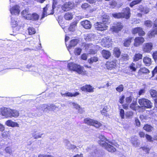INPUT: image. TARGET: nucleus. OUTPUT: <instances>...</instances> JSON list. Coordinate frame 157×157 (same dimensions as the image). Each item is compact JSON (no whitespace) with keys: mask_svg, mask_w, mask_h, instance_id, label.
Returning <instances> with one entry per match:
<instances>
[{"mask_svg":"<svg viewBox=\"0 0 157 157\" xmlns=\"http://www.w3.org/2000/svg\"><path fill=\"white\" fill-rule=\"evenodd\" d=\"M67 67L70 71H75L78 74L85 75L87 74V72L84 70L83 67L72 62L67 64Z\"/></svg>","mask_w":157,"mask_h":157,"instance_id":"obj_1","label":"nucleus"},{"mask_svg":"<svg viewBox=\"0 0 157 157\" xmlns=\"http://www.w3.org/2000/svg\"><path fill=\"white\" fill-rule=\"evenodd\" d=\"M112 16L116 19L124 18L126 19H128L131 16L130 9L128 7H126L124 9L123 12L113 13Z\"/></svg>","mask_w":157,"mask_h":157,"instance_id":"obj_2","label":"nucleus"},{"mask_svg":"<svg viewBox=\"0 0 157 157\" xmlns=\"http://www.w3.org/2000/svg\"><path fill=\"white\" fill-rule=\"evenodd\" d=\"M83 122L88 125L93 126L97 128L102 126L101 124L99 121L89 117L85 118L84 119Z\"/></svg>","mask_w":157,"mask_h":157,"instance_id":"obj_3","label":"nucleus"},{"mask_svg":"<svg viewBox=\"0 0 157 157\" xmlns=\"http://www.w3.org/2000/svg\"><path fill=\"white\" fill-rule=\"evenodd\" d=\"M138 103L141 107L146 109H151L152 107V103L147 99L142 98L138 100Z\"/></svg>","mask_w":157,"mask_h":157,"instance_id":"obj_4","label":"nucleus"},{"mask_svg":"<svg viewBox=\"0 0 157 157\" xmlns=\"http://www.w3.org/2000/svg\"><path fill=\"white\" fill-rule=\"evenodd\" d=\"M113 25L110 28L109 30L113 33H118L121 31L123 29L124 26L120 22H117L113 24Z\"/></svg>","mask_w":157,"mask_h":157,"instance_id":"obj_5","label":"nucleus"},{"mask_svg":"<svg viewBox=\"0 0 157 157\" xmlns=\"http://www.w3.org/2000/svg\"><path fill=\"white\" fill-rule=\"evenodd\" d=\"M107 21H103L101 22H97L94 25L97 30L103 31L107 29Z\"/></svg>","mask_w":157,"mask_h":157,"instance_id":"obj_6","label":"nucleus"},{"mask_svg":"<svg viewBox=\"0 0 157 157\" xmlns=\"http://www.w3.org/2000/svg\"><path fill=\"white\" fill-rule=\"evenodd\" d=\"M75 4L73 2L69 1L65 2L61 6V8L64 12L71 10L74 8Z\"/></svg>","mask_w":157,"mask_h":157,"instance_id":"obj_7","label":"nucleus"},{"mask_svg":"<svg viewBox=\"0 0 157 157\" xmlns=\"http://www.w3.org/2000/svg\"><path fill=\"white\" fill-rule=\"evenodd\" d=\"M131 33L133 35L138 34L139 36H144L145 35V33L143 29L141 27H137L132 29Z\"/></svg>","mask_w":157,"mask_h":157,"instance_id":"obj_8","label":"nucleus"},{"mask_svg":"<svg viewBox=\"0 0 157 157\" xmlns=\"http://www.w3.org/2000/svg\"><path fill=\"white\" fill-rule=\"evenodd\" d=\"M47 5L45 7L43 8V12L41 19H42L48 15L53 14L54 13V8H51V7H47Z\"/></svg>","mask_w":157,"mask_h":157,"instance_id":"obj_9","label":"nucleus"},{"mask_svg":"<svg viewBox=\"0 0 157 157\" xmlns=\"http://www.w3.org/2000/svg\"><path fill=\"white\" fill-rule=\"evenodd\" d=\"M127 68L125 70L126 73L129 75H132L133 73L136 71L137 67L135 63L132 62L128 66Z\"/></svg>","mask_w":157,"mask_h":157,"instance_id":"obj_10","label":"nucleus"},{"mask_svg":"<svg viewBox=\"0 0 157 157\" xmlns=\"http://www.w3.org/2000/svg\"><path fill=\"white\" fill-rule=\"evenodd\" d=\"M145 39L142 36H136L134 40L133 45L135 47H138L142 45L145 42Z\"/></svg>","mask_w":157,"mask_h":157,"instance_id":"obj_11","label":"nucleus"},{"mask_svg":"<svg viewBox=\"0 0 157 157\" xmlns=\"http://www.w3.org/2000/svg\"><path fill=\"white\" fill-rule=\"evenodd\" d=\"M153 48V44L151 42L146 43L143 45L142 49L144 53H150Z\"/></svg>","mask_w":157,"mask_h":157,"instance_id":"obj_12","label":"nucleus"},{"mask_svg":"<svg viewBox=\"0 0 157 157\" xmlns=\"http://www.w3.org/2000/svg\"><path fill=\"white\" fill-rule=\"evenodd\" d=\"M81 8L83 10H88L90 13H92L97 10V8H92L91 6L86 2L83 3L81 6Z\"/></svg>","mask_w":157,"mask_h":157,"instance_id":"obj_13","label":"nucleus"},{"mask_svg":"<svg viewBox=\"0 0 157 157\" xmlns=\"http://www.w3.org/2000/svg\"><path fill=\"white\" fill-rule=\"evenodd\" d=\"M149 92L152 98H155L154 100V109L157 112V91L155 90L150 89Z\"/></svg>","mask_w":157,"mask_h":157,"instance_id":"obj_14","label":"nucleus"},{"mask_svg":"<svg viewBox=\"0 0 157 157\" xmlns=\"http://www.w3.org/2000/svg\"><path fill=\"white\" fill-rule=\"evenodd\" d=\"M80 89L82 91L85 92L91 93L94 91V88L90 85H86Z\"/></svg>","mask_w":157,"mask_h":157,"instance_id":"obj_15","label":"nucleus"},{"mask_svg":"<svg viewBox=\"0 0 157 157\" xmlns=\"http://www.w3.org/2000/svg\"><path fill=\"white\" fill-rule=\"evenodd\" d=\"M133 39V37L131 36L124 39L123 41V46L125 47H129L132 42Z\"/></svg>","mask_w":157,"mask_h":157,"instance_id":"obj_16","label":"nucleus"},{"mask_svg":"<svg viewBox=\"0 0 157 157\" xmlns=\"http://www.w3.org/2000/svg\"><path fill=\"white\" fill-rule=\"evenodd\" d=\"M10 109L4 107L0 109V113L6 117H9Z\"/></svg>","mask_w":157,"mask_h":157,"instance_id":"obj_17","label":"nucleus"},{"mask_svg":"<svg viewBox=\"0 0 157 157\" xmlns=\"http://www.w3.org/2000/svg\"><path fill=\"white\" fill-rule=\"evenodd\" d=\"M109 143H110L111 145L109 144V151L111 152H114L116 151V149L115 147H114L113 146L118 147L119 146V145L117 143L115 142H109Z\"/></svg>","mask_w":157,"mask_h":157,"instance_id":"obj_18","label":"nucleus"},{"mask_svg":"<svg viewBox=\"0 0 157 157\" xmlns=\"http://www.w3.org/2000/svg\"><path fill=\"white\" fill-rule=\"evenodd\" d=\"M143 61L144 64L146 66L149 67L152 64L151 59L147 56L144 57Z\"/></svg>","mask_w":157,"mask_h":157,"instance_id":"obj_19","label":"nucleus"},{"mask_svg":"<svg viewBox=\"0 0 157 157\" xmlns=\"http://www.w3.org/2000/svg\"><path fill=\"white\" fill-rule=\"evenodd\" d=\"M21 14L22 16L26 19L29 20L31 18V13L28 10H23L21 12Z\"/></svg>","mask_w":157,"mask_h":157,"instance_id":"obj_20","label":"nucleus"},{"mask_svg":"<svg viewBox=\"0 0 157 157\" xmlns=\"http://www.w3.org/2000/svg\"><path fill=\"white\" fill-rule=\"evenodd\" d=\"M136 137V136L131 137L130 141L132 145L135 147H137L140 144V142L138 141V139Z\"/></svg>","mask_w":157,"mask_h":157,"instance_id":"obj_21","label":"nucleus"},{"mask_svg":"<svg viewBox=\"0 0 157 157\" xmlns=\"http://www.w3.org/2000/svg\"><path fill=\"white\" fill-rule=\"evenodd\" d=\"M150 72V71L145 67L140 68L138 71V74L140 75H146L149 74Z\"/></svg>","mask_w":157,"mask_h":157,"instance_id":"obj_22","label":"nucleus"},{"mask_svg":"<svg viewBox=\"0 0 157 157\" xmlns=\"http://www.w3.org/2000/svg\"><path fill=\"white\" fill-rule=\"evenodd\" d=\"M82 25L86 29H90L91 28V25L90 22L88 20L82 21L81 22Z\"/></svg>","mask_w":157,"mask_h":157,"instance_id":"obj_23","label":"nucleus"},{"mask_svg":"<svg viewBox=\"0 0 157 157\" xmlns=\"http://www.w3.org/2000/svg\"><path fill=\"white\" fill-rule=\"evenodd\" d=\"M117 60H113L110 61L109 63V70L116 69L117 67Z\"/></svg>","mask_w":157,"mask_h":157,"instance_id":"obj_24","label":"nucleus"},{"mask_svg":"<svg viewBox=\"0 0 157 157\" xmlns=\"http://www.w3.org/2000/svg\"><path fill=\"white\" fill-rule=\"evenodd\" d=\"M9 117H17L19 116V113L17 110L10 109Z\"/></svg>","mask_w":157,"mask_h":157,"instance_id":"obj_25","label":"nucleus"},{"mask_svg":"<svg viewBox=\"0 0 157 157\" xmlns=\"http://www.w3.org/2000/svg\"><path fill=\"white\" fill-rule=\"evenodd\" d=\"M121 54V52L119 48L117 47L114 48L113 51V54L115 57L119 58Z\"/></svg>","mask_w":157,"mask_h":157,"instance_id":"obj_26","label":"nucleus"},{"mask_svg":"<svg viewBox=\"0 0 157 157\" xmlns=\"http://www.w3.org/2000/svg\"><path fill=\"white\" fill-rule=\"evenodd\" d=\"M78 44L77 40V39H72L70 41L69 44L67 47V48L69 50L72 47L75 46Z\"/></svg>","mask_w":157,"mask_h":157,"instance_id":"obj_27","label":"nucleus"},{"mask_svg":"<svg viewBox=\"0 0 157 157\" xmlns=\"http://www.w3.org/2000/svg\"><path fill=\"white\" fill-rule=\"evenodd\" d=\"M157 35V29H155L149 31L147 34V36L149 38H151Z\"/></svg>","mask_w":157,"mask_h":157,"instance_id":"obj_28","label":"nucleus"},{"mask_svg":"<svg viewBox=\"0 0 157 157\" xmlns=\"http://www.w3.org/2000/svg\"><path fill=\"white\" fill-rule=\"evenodd\" d=\"M11 14L12 15H18L20 13V10L16 6H14L11 8L10 9Z\"/></svg>","mask_w":157,"mask_h":157,"instance_id":"obj_29","label":"nucleus"},{"mask_svg":"<svg viewBox=\"0 0 157 157\" xmlns=\"http://www.w3.org/2000/svg\"><path fill=\"white\" fill-rule=\"evenodd\" d=\"M43 107L44 111L46 112L49 111L51 109H52L53 108H56V106L53 104H51L50 106H49L48 104H44L43 105Z\"/></svg>","mask_w":157,"mask_h":157,"instance_id":"obj_30","label":"nucleus"},{"mask_svg":"<svg viewBox=\"0 0 157 157\" xmlns=\"http://www.w3.org/2000/svg\"><path fill=\"white\" fill-rule=\"evenodd\" d=\"M142 58V54L140 53H136L134 55L133 57V61L134 62H137L140 60Z\"/></svg>","mask_w":157,"mask_h":157,"instance_id":"obj_31","label":"nucleus"},{"mask_svg":"<svg viewBox=\"0 0 157 157\" xmlns=\"http://www.w3.org/2000/svg\"><path fill=\"white\" fill-rule=\"evenodd\" d=\"M6 124L8 126L12 127L18 126V124L17 123L13 122L10 120L7 121Z\"/></svg>","mask_w":157,"mask_h":157,"instance_id":"obj_32","label":"nucleus"},{"mask_svg":"<svg viewBox=\"0 0 157 157\" xmlns=\"http://www.w3.org/2000/svg\"><path fill=\"white\" fill-rule=\"evenodd\" d=\"M64 18L66 20H71L73 17V15L72 13L68 12L65 13L63 16Z\"/></svg>","mask_w":157,"mask_h":157,"instance_id":"obj_33","label":"nucleus"},{"mask_svg":"<svg viewBox=\"0 0 157 157\" xmlns=\"http://www.w3.org/2000/svg\"><path fill=\"white\" fill-rule=\"evenodd\" d=\"M79 94V93L78 92H76L74 94H72V93L67 92L64 94H61L62 96H64L65 97H76Z\"/></svg>","mask_w":157,"mask_h":157,"instance_id":"obj_34","label":"nucleus"},{"mask_svg":"<svg viewBox=\"0 0 157 157\" xmlns=\"http://www.w3.org/2000/svg\"><path fill=\"white\" fill-rule=\"evenodd\" d=\"M72 104L74 106V108L78 110V112L79 113H83L84 111L78 104L75 102H72Z\"/></svg>","mask_w":157,"mask_h":157,"instance_id":"obj_35","label":"nucleus"},{"mask_svg":"<svg viewBox=\"0 0 157 157\" xmlns=\"http://www.w3.org/2000/svg\"><path fill=\"white\" fill-rule=\"evenodd\" d=\"M77 22L76 21H74L72 22L68 28V30L70 31H74L75 30L76 27L77 26Z\"/></svg>","mask_w":157,"mask_h":157,"instance_id":"obj_36","label":"nucleus"},{"mask_svg":"<svg viewBox=\"0 0 157 157\" xmlns=\"http://www.w3.org/2000/svg\"><path fill=\"white\" fill-rule=\"evenodd\" d=\"M103 140H99L98 141V143L103 147L107 148L108 146V143L105 141V137H103Z\"/></svg>","mask_w":157,"mask_h":157,"instance_id":"obj_37","label":"nucleus"},{"mask_svg":"<svg viewBox=\"0 0 157 157\" xmlns=\"http://www.w3.org/2000/svg\"><path fill=\"white\" fill-rule=\"evenodd\" d=\"M98 60L99 59L98 57L94 56L89 59L88 60V62L90 64H91L94 62L98 61Z\"/></svg>","mask_w":157,"mask_h":157,"instance_id":"obj_38","label":"nucleus"},{"mask_svg":"<svg viewBox=\"0 0 157 157\" xmlns=\"http://www.w3.org/2000/svg\"><path fill=\"white\" fill-rule=\"evenodd\" d=\"M43 134V133L38 132L37 131H35L32 133V136L34 139H38L41 138Z\"/></svg>","mask_w":157,"mask_h":157,"instance_id":"obj_39","label":"nucleus"},{"mask_svg":"<svg viewBox=\"0 0 157 157\" xmlns=\"http://www.w3.org/2000/svg\"><path fill=\"white\" fill-rule=\"evenodd\" d=\"M144 130L148 132H150L152 131L153 127L148 124H145L143 127Z\"/></svg>","mask_w":157,"mask_h":157,"instance_id":"obj_40","label":"nucleus"},{"mask_svg":"<svg viewBox=\"0 0 157 157\" xmlns=\"http://www.w3.org/2000/svg\"><path fill=\"white\" fill-rule=\"evenodd\" d=\"M31 18L29 20H33V21L38 20L39 18V16L36 13H34L32 14H31Z\"/></svg>","mask_w":157,"mask_h":157,"instance_id":"obj_41","label":"nucleus"},{"mask_svg":"<svg viewBox=\"0 0 157 157\" xmlns=\"http://www.w3.org/2000/svg\"><path fill=\"white\" fill-rule=\"evenodd\" d=\"M28 33L29 35H32L35 34L36 31L35 29L33 27H29L28 29Z\"/></svg>","mask_w":157,"mask_h":157,"instance_id":"obj_42","label":"nucleus"},{"mask_svg":"<svg viewBox=\"0 0 157 157\" xmlns=\"http://www.w3.org/2000/svg\"><path fill=\"white\" fill-rule=\"evenodd\" d=\"M137 102L136 101H133L130 105V107L134 110H136Z\"/></svg>","mask_w":157,"mask_h":157,"instance_id":"obj_43","label":"nucleus"},{"mask_svg":"<svg viewBox=\"0 0 157 157\" xmlns=\"http://www.w3.org/2000/svg\"><path fill=\"white\" fill-rule=\"evenodd\" d=\"M116 90L119 93H121L124 90V86L122 84H120L118 85L116 88Z\"/></svg>","mask_w":157,"mask_h":157,"instance_id":"obj_44","label":"nucleus"},{"mask_svg":"<svg viewBox=\"0 0 157 157\" xmlns=\"http://www.w3.org/2000/svg\"><path fill=\"white\" fill-rule=\"evenodd\" d=\"M101 54L103 58L106 59H108V51L105 50L102 51Z\"/></svg>","mask_w":157,"mask_h":157,"instance_id":"obj_45","label":"nucleus"},{"mask_svg":"<svg viewBox=\"0 0 157 157\" xmlns=\"http://www.w3.org/2000/svg\"><path fill=\"white\" fill-rule=\"evenodd\" d=\"M152 21L149 20L145 21L144 22V24L148 28H151L152 26Z\"/></svg>","mask_w":157,"mask_h":157,"instance_id":"obj_46","label":"nucleus"},{"mask_svg":"<svg viewBox=\"0 0 157 157\" xmlns=\"http://www.w3.org/2000/svg\"><path fill=\"white\" fill-rule=\"evenodd\" d=\"M140 149H141L144 151H145L146 154H148L149 153L150 148L147 146L141 147Z\"/></svg>","mask_w":157,"mask_h":157,"instance_id":"obj_47","label":"nucleus"},{"mask_svg":"<svg viewBox=\"0 0 157 157\" xmlns=\"http://www.w3.org/2000/svg\"><path fill=\"white\" fill-rule=\"evenodd\" d=\"M121 59L124 61H128L129 59V56L128 54H124L122 55Z\"/></svg>","mask_w":157,"mask_h":157,"instance_id":"obj_48","label":"nucleus"},{"mask_svg":"<svg viewBox=\"0 0 157 157\" xmlns=\"http://www.w3.org/2000/svg\"><path fill=\"white\" fill-rule=\"evenodd\" d=\"M82 49L80 48H76L75 49L74 53L75 55H79L80 54Z\"/></svg>","mask_w":157,"mask_h":157,"instance_id":"obj_49","label":"nucleus"},{"mask_svg":"<svg viewBox=\"0 0 157 157\" xmlns=\"http://www.w3.org/2000/svg\"><path fill=\"white\" fill-rule=\"evenodd\" d=\"M5 150L7 153L11 155L12 153V151L11 148L10 147H7L5 149Z\"/></svg>","mask_w":157,"mask_h":157,"instance_id":"obj_50","label":"nucleus"},{"mask_svg":"<svg viewBox=\"0 0 157 157\" xmlns=\"http://www.w3.org/2000/svg\"><path fill=\"white\" fill-rule=\"evenodd\" d=\"M132 97L131 96H130L128 97H126L125 98L126 102L129 104L132 101Z\"/></svg>","mask_w":157,"mask_h":157,"instance_id":"obj_51","label":"nucleus"},{"mask_svg":"<svg viewBox=\"0 0 157 157\" xmlns=\"http://www.w3.org/2000/svg\"><path fill=\"white\" fill-rule=\"evenodd\" d=\"M145 137L147 140L149 142H152L153 141L152 137L150 135L146 134Z\"/></svg>","mask_w":157,"mask_h":157,"instance_id":"obj_52","label":"nucleus"},{"mask_svg":"<svg viewBox=\"0 0 157 157\" xmlns=\"http://www.w3.org/2000/svg\"><path fill=\"white\" fill-rule=\"evenodd\" d=\"M124 111L123 109H121L120 110V115L122 119L124 118Z\"/></svg>","mask_w":157,"mask_h":157,"instance_id":"obj_53","label":"nucleus"},{"mask_svg":"<svg viewBox=\"0 0 157 157\" xmlns=\"http://www.w3.org/2000/svg\"><path fill=\"white\" fill-rule=\"evenodd\" d=\"M153 58L155 61L157 60V51L154 52L152 55Z\"/></svg>","mask_w":157,"mask_h":157,"instance_id":"obj_54","label":"nucleus"},{"mask_svg":"<svg viewBox=\"0 0 157 157\" xmlns=\"http://www.w3.org/2000/svg\"><path fill=\"white\" fill-rule=\"evenodd\" d=\"M107 108H104L101 111V113L105 116H107Z\"/></svg>","mask_w":157,"mask_h":157,"instance_id":"obj_55","label":"nucleus"},{"mask_svg":"<svg viewBox=\"0 0 157 157\" xmlns=\"http://www.w3.org/2000/svg\"><path fill=\"white\" fill-rule=\"evenodd\" d=\"M97 51L93 49H90L89 54L90 55H94L97 53Z\"/></svg>","mask_w":157,"mask_h":157,"instance_id":"obj_56","label":"nucleus"},{"mask_svg":"<svg viewBox=\"0 0 157 157\" xmlns=\"http://www.w3.org/2000/svg\"><path fill=\"white\" fill-rule=\"evenodd\" d=\"M124 98L125 96L124 95H122V96L119 99V102L121 104H123Z\"/></svg>","mask_w":157,"mask_h":157,"instance_id":"obj_57","label":"nucleus"},{"mask_svg":"<svg viewBox=\"0 0 157 157\" xmlns=\"http://www.w3.org/2000/svg\"><path fill=\"white\" fill-rule=\"evenodd\" d=\"M81 59L86 60L87 59V56L86 54L83 53L81 55Z\"/></svg>","mask_w":157,"mask_h":157,"instance_id":"obj_58","label":"nucleus"},{"mask_svg":"<svg viewBox=\"0 0 157 157\" xmlns=\"http://www.w3.org/2000/svg\"><path fill=\"white\" fill-rule=\"evenodd\" d=\"M157 73V66L155 67L154 69L152 71V77L154 76L155 74Z\"/></svg>","mask_w":157,"mask_h":157,"instance_id":"obj_59","label":"nucleus"},{"mask_svg":"<svg viewBox=\"0 0 157 157\" xmlns=\"http://www.w3.org/2000/svg\"><path fill=\"white\" fill-rule=\"evenodd\" d=\"M139 135L141 138H144L145 136V133L142 131H140L139 132Z\"/></svg>","mask_w":157,"mask_h":157,"instance_id":"obj_60","label":"nucleus"},{"mask_svg":"<svg viewBox=\"0 0 157 157\" xmlns=\"http://www.w3.org/2000/svg\"><path fill=\"white\" fill-rule=\"evenodd\" d=\"M117 3L115 1H112L109 2V4L112 7H113L116 6Z\"/></svg>","mask_w":157,"mask_h":157,"instance_id":"obj_61","label":"nucleus"},{"mask_svg":"<svg viewBox=\"0 0 157 157\" xmlns=\"http://www.w3.org/2000/svg\"><path fill=\"white\" fill-rule=\"evenodd\" d=\"M133 115V112L131 111H128L126 113V116L127 117H130Z\"/></svg>","mask_w":157,"mask_h":157,"instance_id":"obj_62","label":"nucleus"},{"mask_svg":"<svg viewBox=\"0 0 157 157\" xmlns=\"http://www.w3.org/2000/svg\"><path fill=\"white\" fill-rule=\"evenodd\" d=\"M135 122L136 126L140 127V123L139 119L137 118H136L135 119Z\"/></svg>","mask_w":157,"mask_h":157,"instance_id":"obj_63","label":"nucleus"},{"mask_svg":"<svg viewBox=\"0 0 157 157\" xmlns=\"http://www.w3.org/2000/svg\"><path fill=\"white\" fill-rule=\"evenodd\" d=\"M122 106L123 108L126 110H127L128 109L129 104L127 103L124 104H122Z\"/></svg>","mask_w":157,"mask_h":157,"instance_id":"obj_64","label":"nucleus"}]
</instances>
